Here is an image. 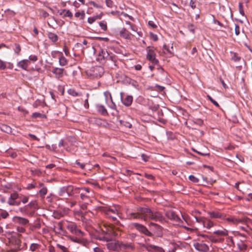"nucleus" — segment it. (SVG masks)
Masks as SVG:
<instances>
[{
    "mask_svg": "<svg viewBox=\"0 0 252 252\" xmlns=\"http://www.w3.org/2000/svg\"><path fill=\"white\" fill-rule=\"evenodd\" d=\"M224 220L231 222L233 224H237L238 223H246L248 220V218L247 217H244L243 218H237L235 217H230L227 218H224Z\"/></svg>",
    "mask_w": 252,
    "mask_h": 252,
    "instance_id": "423d86ee",
    "label": "nucleus"
},
{
    "mask_svg": "<svg viewBox=\"0 0 252 252\" xmlns=\"http://www.w3.org/2000/svg\"><path fill=\"white\" fill-rule=\"evenodd\" d=\"M57 247L60 248L62 250V252H68L67 248L63 246H62L59 244H57Z\"/></svg>",
    "mask_w": 252,
    "mask_h": 252,
    "instance_id": "c03bdc74",
    "label": "nucleus"
},
{
    "mask_svg": "<svg viewBox=\"0 0 252 252\" xmlns=\"http://www.w3.org/2000/svg\"><path fill=\"white\" fill-rule=\"evenodd\" d=\"M97 18V16L89 17L88 19V22L90 24H92L96 20Z\"/></svg>",
    "mask_w": 252,
    "mask_h": 252,
    "instance_id": "8fccbe9b",
    "label": "nucleus"
},
{
    "mask_svg": "<svg viewBox=\"0 0 252 252\" xmlns=\"http://www.w3.org/2000/svg\"><path fill=\"white\" fill-rule=\"evenodd\" d=\"M39 188H41L39 191V193L40 194V196H44L47 192V189L46 187H44L42 183H40L39 185Z\"/></svg>",
    "mask_w": 252,
    "mask_h": 252,
    "instance_id": "aec40b11",
    "label": "nucleus"
},
{
    "mask_svg": "<svg viewBox=\"0 0 252 252\" xmlns=\"http://www.w3.org/2000/svg\"><path fill=\"white\" fill-rule=\"evenodd\" d=\"M240 57L238 56L236 53L233 54V56L232 57V60L235 62H238L240 60Z\"/></svg>",
    "mask_w": 252,
    "mask_h": 252,
    "instance_id": "603ef678",
    "label": "nucleus"
},
{
    "mask_svg": "<svg viewBox=\"0 0 252 252\" xmlns=\"http://www.w3.org/2000/svg\"><path fill=\"white\" fill-rule=\"evenodd\" d=\"M214 223L210 220L205 218L203 222V226L207 229H210L214 225Z\"/></svg>",
    "mask_w": 252,
    "mask_h": 252,
    "instance_id": "a211bd4d",
    "label": "nucleus"
},
{
    "mask_svg": "<svg viewBox=\"0 0 252 252\" xmlns=\"http://www.w3.org/2000/svg\"><path fill=\"white\" fill-rule=\"evenodd\" d=\"M69 239H70L73 242L79 244L84 246H86L88 244V241L84 238H81L80 237H73L71 236H68Z\"/></svg>",
    "mask_w": 252,
    "mask_h": 252,
    "instance_id": "9b49d317",
    "label": "nucleus"
},
{
    "mask_svg": "<svg viewBox=\"0 0 252 252\" xmlns=\"http://www.w3.org/2000/svg\"><path fill=\"white\" fill-rule=\"evenodd\" d=\"M29 60L32 61V62H35L37 60V57L35 55H31L29 56Z\"/></svg>",
    "mask_w": 252,
    "mask_h": 252,
    "instance_id": "0e129e2a",
    "label": "nucleus"
},
{
    "mask_svg": "<svg viewBox=\"0 0 252 252\" xmlns=\"http://www.w3.org/2000/svg\"><path fill=\"white\" fill-rule=\"evenodd\" d=\"M195 220L197 222L200 223L201 224H203V222L204 220L205 219L204 218H201V217H195Z\"/></svg>",
    "mask_w": 252,
    "mask_h": 252,
    "instance_id": "680f3d73",
    "label": "nucleus"
},
{
    "mask_svg": "<svg viewBox=\"0 0 252 252\" xmlns=\"http://www.w3.org/2000/svg\"><path fill=\"white\" fill-rule=\"evenodd\" d=\"M147 59L151 61L154 64H158V60L155 58L156 54L154 51V47H148L147 48Z\"/></svg>",
    "mask_w": 252,
    "mask_h": 252,
    "instance_id": "0eeeda50",
    "label": "nucleus"
},
{
    "mask_svg": "<svg viewBox=\"0 0 252 252\" xmlns=\"http://www.w3.org/2000/svg\"><path fill=\"white\" fill-rule=\"evenodd\" d=\"M94 122L98 126L104 125L106 123V121L101 119H95Z\"/></svg>",
    "mask_w": 252,
    "mask_h": 252,
    "instance_id": "ea45409f",
    "label": "nucleus"
},
{
    "mask_svg": "<svg viewBox=\"0 0 252 252\" xmlns=\"http://www.w3.org/2000/svg\"><path fill=\"white\" fill-rule=\"evenodd\" d=\"M96 108L97 110V111L101 113L103 115H106L108 114L107 110L106 109L105 107L101 104H97L96 105Z\"/></svg>",
    "mask_w": 252,
    "mask_h": 252,
    "instance_id": "6ab92c4d",
    "label": "nucleus"
},
{
    "mask_svg": "<svg viewBox=\"0 0 252 252\" xmlns=\"http://www.w3.org/2000/svg\"><path fill=\"white\" fill-rule=\"evenodd\" d=\"M48 37L53 42H56L58 40V35L53 32H48Z\"/></svg>",
    "mask_w": 252,
    "mask_h": 252,
    "instance_id": "a878e982",
    "label": "nucleus"
},
{
    "mask_svg": "<svg viewBox=\"0 0 252 252\" xmlns=\"http://www.w3.org/2000/svg\"><path fill=\"white\" fill-rule=\"evenodd\" d=\"M208 214L212 219H224V215L218 211H209Z\"/></svg>",
    "mask_w": 252,
    "mask_h": 252,
    "instance_id": "4468645a",
    "label": "nucleus"
},
{
    "mask_svg": "<svg viewBox=\"0 0 252 252\" xmlns=\"http://www.w3.org/2000/svg\"><path fill=\"white\" fill-rule=\"evenodd\" d=\"M193 246L196 250L200 252H206L209 250L208 246L204 243H196Z\"/></svg>",
    "mask_w": 252,
    "mask_h": 252,
    "instance_id": "ddd939ff",
    "label": "nucleus"
},
{
    "mask_svg": "<svg viewBox=\"0 0 252 252\" xmlns=\"http://www.w3.org/2000/svg\"><path fill=\"white\" fill-rule=\"evenodd\" d=\"M128 216L129 219L151 220L159 222L165 221V218L161 212L149 208L139 207L136 212L130 213Z\"/></svg>",
    "mask_w": 252,
    "mask_h": 252,
    "instance_id": "f257e3e1",
    "label": "nucleus"
},
{
    "mask_svg": "<svg viewBox=\"0 0 252 252\" xmlns=\"http://www.w3.org/2000/svg\"><path fill=\"white\" fill-rule=\"evenodd\" d=\"M76 165L79 166L82 169H84L85 167V164L83 163L80 162L78 160H76L75 163Z\"/></svg>",
    "mask_w": 252,
    "mask_h": 252,
    "instance_id": "3c124183",
    "label": "nucleus"
},
{
    "mask_svg": "<svg viewBox=\"0 0 252 252\" xmlns=\"http://www.w3.org/2000/svg\"><path fill=\"white\" fill-rule=\"evenodd\" d=\"M66 193V186L63 187L59 189L58 194L60 196H63Z\"/></svg>",
    "mask_w": 252,
    "mask_h": 252,
    "instance_id": "473e14b6",
    "label": "nucleus"
},
{
    "mask_svg": "<svg viewBox=\"0 0 252 252\" xmlns=\"http://www.w3.org/2000/svg\"><path fill=\"white\" fill-rule=\"evenodd\" d=\"M121 98L123 103L126 106H129L131 105L132 101H133V97L132 95H127L125 98L123 99V93H121Z\"/></svg>",
    "mask_w": 252,
    "mask_h": 252,
    "instance_id": "2eb2a0df",
    "label": "nucleus"
},
{
    "mask_svg": "<svg viewBox=\"0 0 252 252\" xmlns=\"http://www.w3.org/2000/svg\"><path fill=\"white\" fill-rule=\"evenodd\" d=\"M150 225L152 226H155L159 232H161V226H160L159 225H158L156 223H153V222H151L150 223Z\"/></svg>",
    "mask_w": 252,
    "mask_h": 252,
    "instance_id": "13d9d810",
    "label": "nucleus"
},
{
    "mask_svg": "<svg viewBox=\"0 0 252 252\" xmlns=\"http://www.w3.org/2000/svg\"><path fill=\"white\" fill-rule=\"evenodd\" d=\"M32 117L33 118H45V116L44 114H42L38 112H34L32 114Z\"/></svg>",
    "mask_w": 252,
    "mask_h": 252,
    "instance_id": "58836bf2",
    "label": "nucleus"
},
{
    "mask_svg": "<svg viewBox=\"0 0 252 252\" xmlns=\"http://www.w3.org/2000/svg\"><path fill=\"white\" fill-rule=\"evenodd\" d=\"M208 97L209 99L212 102V103H213L216 106L219 107L220 105L219 103L214 99H213L210 96L208 95Z\"/></svg>",
    "mask_w": 252,
    "mask_h": 252,
    "instance_id": "6e6d98bb",
    "label": "nucleus"
},
{
    "mask_svg": "<svg viewBox=\"0 0 252 252\" xmlns=\"http://www.w3.org/2000/svg\"><path fill=\"white\" fill-rule=\"evenodd\" d=\"M73 187L71 186H66V193L68 196H71L73 195Z\"/></svg>",
    "mask_w": 252,
    "mask_h": 252,
    "instance_id": "2f4dec72",
    "label": "nucleus"
},
{
    "mask_svg": "<svg viewBox=\"0 0 252 252\" xmlns=\"http://www.w3.org/2000/svg\"><path fill=\"white\" fill-rule=\"evenodd\" d=\"M7 203L10 206H19L20 205L21 201H18L17 200H13L12 198L9 197L8 199Z\"/></svg>",
    "mask_w": 252,
    "mask_h": 252,
    "instance_id": "bb28decb",
    "label": "nucleus"
},
{
    "mask_svg": "<svg viewBox=\"0 0 252 252\" xmlns=\"http://www.w3.org/2000/svg\"><path fill=\"white\" fill-rule=\"evenodd\" d=\"M190 6L193 9H195L196 7V5L195 4V1L193 0H190L189 2Z\"/></svg>",
    "mask_w": 252,
    "mask_h": 252,
    "instance_id": "338daca9",
    "label": "nucleus"
},
{
    "mask_svg": "<svg viewBox=\"0 0 252 252\" xmlns=\"http://www.w3.org/2000/svg\"><path fill=\"white\" fill-rule=\"evenodd\" d=\"M154 252H165V251L161 247L155 246Z\"/></svg>",
    "mask_w": 252,
    "mask_h": 252,
    "instance_id": "79ce46f5",
    "label": "nucleus"
},
{
    "mask_svg": "<svg viewBox=\"0 0 252 252\" xmlns=\"http://www.w3.org/2000/svg\"><path fill=\"white\" fill-rule=\"evenodd\" d=\"M189 179L192 181V182L193 183H198L199 182V179H197V178H196L195 176H194L193 175H190L189 177Z\"/></svg>",
    "mask_w": 252,
    "mask_h": 252,
    "instance_id": "a18cd8bd",
    "label": "nucleus"
},
{
    "mask_svg": "<svg viewBox=\"0 0 252 252\" xmlns=\"http://www.w3.org/2000/svg\"><path fill=\"white\" fill-rule=\"evenodd\" d=\"M104 95L105 97V100L106 101L107 100L108 97H109L111 99V100L112 101V105L110 106V107L113 109H114L115 108H116V105L114 103H113V102L112 101V96H111V94H110V92L107 91V92H105L104 93Z\"/></svg>",
    "mask_w": 252,
    "mask_h": 252,
    "instance_id": "393cba45",
    "label": "nucleus"
},
{
    "mask_svg": "<svg viewBox=\"0 0 252 252\" xmlns=\"http://www.w3.org/2000/svg\"><path fill=\"white\" fill-rule=\"evenodd\" d=\"M6 64L3 61L0 60V69L4 70L6 68Z\"/></svg>",
    "mask_w": 252,
    "mask_h": 252,
    "instance_id": "864d4df0",
    "label": "nucleus"
},
{
    "mask_svg": "<svg viewBox=\"0 0 252 252\" xmlns=\"http://www.w3.org/2000/svg\"><path fill=\"white\" fill-rule=\"evenodd\" d=\"M120 34L121 36L126 38L127 39L129 38L130 36V33L129 32L127 31L126 29H123L120 32Z\"/></svg>",
    "mask_w": 252,
    "mask_h": 252,
    "instance_id": "b1692460",
    "label": "nucleus"
},
{
    "mask_svg": "<svg viewBox=\"0 0 252 252\" xmlns=\"http://www.w3.org/2000/svg\"><path fill=\"white\" fill-rule=\"evenodd\" d=\"M10 197L13 199V200H17L19 198V194L17 193H13L11 194Z\"/></svg>",
    "mask_w": 252,
    "mask_h": 252,
    "instance_id": "4d7b16f0",
    "label": "nucleus"
},
{
    "mask_svg": "<svg viewBox=\"0 0 252 252\" xmlns=\"http://www.w3.org/2000/svg\"><path fill=\"white\" fill-rule=\"evenodd\" d=\"M214 234L218 236H227L228 235V231L226 229L223 228L221 230L214 231Z\"/></svg>",
    "mask_w": 252,
    "mask_h": 252,
    "instance_id": "4be33fe9",
    "label": "nucleus"
},
{
    "mask_svg": "<svg viewBox=\"0 0 252 252\" xmlns=\"http://www.w3.org/2000/svg\"><path fill=\"white\" fill-rule=\"evenodd\" d=\"M199 235L203 238L207 237L209 239V240H210L211 241H212V242H214L215 243H216L218 241V240L217 239H215L214 237L212 236H209L208 235H206L203 234H199Z\"/></svg>",
    "mask_w": 252,
    "mask_h": 252,
    "instance_id": "e433bc0d",
    "label": "nucleus"
},
{
    "mask_svg": "<svg viewBox=\"0 0 252 252\" xmlns=\"http://www.w3.org/2000/svg\"><path fill=\"white\" fill-rule=\"evenodd\" d=\"M235 33L236 35H238L240 34V27L237 24L235 25Z\"/></svg>",
    "mask_w": 252,
    "mask_h": 252,
    "instance_id": "052dcab7",
    "label": "nucleus"
},
{
    "mask_svg": "<svg viewBox=\"0 0 252 252\" xmlns=\"http://www.w3.org/2000/svg\"><path fill=\"white\" fill-rule=\"evenodd\" d=\"M45 147L49 150L53 151H55L57 149V146L55 144H53L52 146H50L49 145H46Z\"/></svg>",
    "mask_w": 252,
    "mask_h": 252,
    "instance_id": "49530a36",
    "label": "nucleus"
},
{
    "mask_svg": "<svg viewBox=\"0 0 252 252\" xmlns=\"http://www.w3.org/2000/svg\"><path fill=\"white\" fill-rule=\"evenodd\" d=\"M10 243L11 245L10 252H17L18 251H20L22 249L21 247V241L18 238H12L10 240Z\"/></svg>",
    "mask_w": 252,
    "mask_h": 252,
    "instance_id": "20e7f679",
    "label": "nucleus"
},
{
    "mask_svg": "<svg viewBox=\"0 0 252 252\" xmlns=\"http://www.w3.org/2000/svg\"><path fill=\"white\" fill-rule=\"evenodd\" d=\"M15 48H14V51L15 53L19 54L20 51H21V47L19 44L15 43L14 44Z\"/></svg>",
    "mask_w": 252,
    "mask_h": 252,
    "instance_id": "37998d69",
    "label": "nucleus"
},
{
    "mask_svg": "<svg viewBox=\"0 0 252 252\" xmlns=\"http://www.w3.org/2000/svg\"><path fill=\"white\" fill-rule=\"evenodd\" d=\"M0 129L7 133L12 132V128L9 126L5 124H2L0 126Z\"/></svg>",
    "mask_w": 252,
    "mask_h": 252,
    "instance_id": "5701e85b",
    "label": "nucleus"
},
{
    "mask_svg": "<svg viewBox=\"0 0 252 252\" xmlns=\"http://www.w3.org/2000/svg\"><path fill=\"white\" fill-rule=\"evenodd\" d=\"M105 212H106V213L108 215H110V213H112L113 214H116L117 215V210L116 209H111V208H107L106 210H105Z\"/></svg>",
    "mask_w": 252,
    "mask_h": 252,
    "instance_id": "72a5a7b5",
    "label": "nucleus"
},
{
    "mask_svg": "<svg viewBox=\"0 0 252 252\" xmlns=\"http://www.w3.org/2000/svg\"><path fill=\"white\" fill-rule=\"evenodd\" d=\"M13 221L17 224L22 225H26L29 223V220L25 218L15 216L13 218Z\"/></svg>",
    "mask_w": 252,
    "mask_h": 252,
    "instance_id": "f8f14e48",
    "label": "nucleus"
},
{
    "mask_svg": "<svg viewBox=\"0 0 252 252\" xmlns=\"http://www.w3.org/2000/svg\"><path fill=\"white\" fill-rule=\"evenodd\" d=\"M117 57L112 53H109L106 49H100L96 60L101 63H106L107 62H111L115 63Z\"/></svg>",
    "mask_w": 252,
    "mask_h": 252,
    "instance_id": "f03ea898",
    "label": "nucleus"
},
{
    "mask_svg": "<svg viewBox=\"0 0 252 252\" xmlns=\"http://www.w3.org/2000/svg\"><path fill=\"white\" fill-rule=\"evenodd\" d=\"M155 246L150 244H143L141 245V247L145 248L149 252H154Z\"/></svg>",
    "mask_w": 252,
    "mask_h": 252,
    "instance_id": "412c9836",
    "label": "nucleus"
},
{
    "mask_svg": "<svg viewBox=\"0 0 252 252\" xmlns=\"http://www.w3.org/2000/svg\"><path fill=\"white\" fill-rule=\"evenodd\" d=\"M30 62L29 60L26 59L22 60L17 63V66L22 69L27 70Z\"/></svg>",
    "mask_w": 252,
    "mask_h": 252,
    "instance_id": "f3484780",
    "label": "nucleus"
},
{
    "mask_svg": "<svg viewBox=\"0 0 252 252\" xmlns=\"http://www.w3.org/2000/svg\"><path fill=\"white\" fill-rule=\"evenodd\" d=\"M19 211L22 214L27 215V212L26 211V208H25V207L24 206L23 207L19 208Z\"/></svg>",
    "mask_w": 252,
    "mask_h": 252,
    "instance_id": "69168bd1",
    "label": "nucleus"
},
{
    "mask_svg": "<svg viewBox=\"0 0 252 252\" xmlns=\"http://www.w3.org/2000/svg\"><path fill=\"white\" fill-rule=\"evenodd\" d=\"M106 5L109 7H112L113 2L112 0H105Z\"/></svg>",
    "mask_w": 252,
    "mask_h": 252,
    "instance_id": "bf43d9fd",
    "label": "nucleus"
},
{
    "mask_svg": "<svg viewBox=\"0 0 252 252\" xmlns=\"http://www.w3.org/2000/svg\"><path fill=\"white\" fill-rule=\"evenodd\" d=\"M237 247L241 251H244L247 249V246L242 241H239L237 244Z\"/></svg>",
    "mask_w": 252,
    "mask_h": 252,
    "instance_id": "c85d7f7f",
    "label": "nucleus"
},
{
    "mask_svg": "<svg viewBox=\"0 0 252 252\" xmlns=\"http://www.w3.org/2000/svg\"><path fill=\"white\" fill-rule=\"evenodd\" d=\"M99 25L102 30H103L104 31L107 30V27L106 23L105 22L101 21L99 22Z\"/></svg>",
    "mask_w": 252,
    "mask_h": 252,
    "instance_id": "a19ab883",
    "label": "nucleus"
},
{
    "mask_svg": "<svg viewBox=\"0 0 252 252\" xmlns=\"http://www.w3.org/2000/svg\"><path fill=\"white\" fill-rule=\"evenodd\" d=\"M74 234H75L77 236L80 237L82 236H83L84 232H83L80 229H76Z\"/></svg>",
    "mask_w": 252,
    "mask_h": 252,
    "instance_id": "de8ad7c7",
    "label": "nucleus"
},
{
    "mask_svg": "<svg viewBox=\"0 0 252 252\" xmlns=\"http://www.w3.org/2000/svg\"><path fill=\"white\" fill-rule=\"evenodd\" d=\"M150 36H151V37L152 38V39L156 41H157L158 39V36L157 34H154L152 32H151L150 33Z\"/></svg>",
    "mask_w": 252,
    "mask_h": 252,
    "instance_id": "e2e57ef3",
    "label": "nucleus"
},
{
    "mask_svg": "<svg viewBox=\"0 0 252 252\" xmlns=\"http://www.w3.org/2000/svg\"><path fill=\"white\" fill-rule=\"evenodd\" d=\"M67 228L72 233L74 234L77 229V226L75 224H70L67 225Z\"/></svg>",
    "mask_w": 252,
    "mask_h": 252,
    "instance_id": "c756f323",
    "label": "nucleus"
},
{
    "mask_svg": "<svg viewBox=\"0 0 252 252\" xmlns=\"http://www.w3.org/2000/svg\"><path fill=\"white\" fill-rule=\"evenodd\" d=\"M193 25L192 24H190L188 26V29L190 32L194 33L195 32V30L193 28Z\"/></svg>",
    "mask_w": 252,
    "mask_h": 252,
    "instance_id": "774afa93",
    "label": "nucleus"
},
{
    "mask_svg": "<svg viewBox=\"0 0 252 252\" xmlns=\"http://www.w3.org/2000/svg\"><path fill=\"white\" fill-rule=\"evenodd\" d=\"M39 245L36 243H32L31 244L30 250L32 252H34L37 249H39Z\"/></svg>",
    "mask_w": 252,
    "mask_h": 252,
    "instance_id": "4c0bfd02",
    "label": "nucleus"
},
{
    "mask_svg": "<svg viewBox=\"0 0 252 252\" xmlns=\"http://www.w3.org/2000/svg\"><path fill=\"white\" fill-rule=\"evenodd\" d=\"M89 3L91 5H93L94 7H95L96 8H102V6L97 4L96 3H95L94 1H90Z\"/></svg>",
    "mask_w": 252,
    "mask_h": 252,
    "instance_id": "5fc2aeb1",
    "label": "nucleus"
},
{
    "mask_svg": "<svg viewBox=\"0 0 252 252\" xmlns=\"http://www.w3.org/2000/svg\"><path fill=\"white\" fill-rule=\"evenodd\" d=\"M131 225L132 227L136 228L139 232L148 236L152 237L153 235L152 233L149 231L146 227L142 224L134 222L132 223Z\"/></svg>",
    "mask_w": 252,
    "mask_h": 252,
    "instance_id": "39448f33",
    "label": "nucleus"
},
{
    "mask_svg": "<svg viewBox=\"0 0 252 252\" xmlns=\"http://www.w3.org/2000/svg\"><path fill=\"white\" fill-rule=\"evenodd\" d=\"M36 201L34 200L31 201L28 204L25 205L24 207L26 208L27 215L32 216L36 208Z\"/></svg>",
    "mask_w": 252,
    "mask_h": 252,
    "instance_id": "6e6552de",
    "label": "nucleus"
},
{
    "mask_svg": "<svg viewBox=\"0 0 252 252\" xmlns=\"http://www.w3.org/2000/svg\"><path fill=\"white\" fill-rule=\"evenodd\" d=\"M104 73V69L101 66L92 67L87 71V75L92 79H97L101 77Z\"/></svg>",
    "mask_w": 252,
    "mask_h": 252,
    "instance_id": "7ed1b4c3",
    "label": "nucleus"
},
{
    "mask_svg": "<svg viewBox=\"0 0 252 252\" xmlns=\"http://www.w3.org/2000/svg\"><path fill=\"white\" fill-rule=\"evenodd\" d=\"M85 16V13L84 11L82 12H77L75 14V16L77 18H80V19H84Z\"/></svg>",
    "mask_w": 252,
    "mask_h": 252,
    "instance_id": "f704fd0d",
    "label": "nucleus"
},
{
    "mask_svg": "<svg viewBox=\"0 0 252 252\" xmlns=\"http://www.w3.org/2000/svg\"><path fill=\"white\" fill-rule=\"evenodd\" d=\"M127 82L129 83V84L131 85L136 89H137L139 87L138 83L136 81L131 78H128L127 79Z\"/></svg>",
    "mask_w": 252,
    "mask_h": 252,
    "instance_id": "cd10ccee",
    "label": "nucleus"
},
{
    "mask_svg": "<svg viewBox=\"0 0 252 252\" xmlns=\"http://www.w3.org/2000/svg\"><path fill=\"white\" fill-rule=\"evenodd\" d=\"M239 12L240 13L243 15L244 16V11L243 8V3L241 2H239Z\"/></svg>",
    "mask_w": 252,
    "mask_h": 252,
    "instance_id": "09e8293b",
    "label": "nucleus"
},
{
    "mask_svg": "<svg viewBox=\"0 0 252 252\" xmlns=\"http://www.w3.org/2000/svg\"><path fill=\"white\" fill-rule=\"evenodd\" d=\"M67 63L66 59L63 56L59 58V64L61 66H64Z\"/></svg>",
    "mask_w": 252,
    "mask_h": 252,
    "instance_id": "7c9ffc66",
    "label": "nucleus"
},
{
    "mask_svg": "<svg viewBox=\"0 0 252 252\" xmlns=\"http://www.w3.org/2000/svg\"><path fill=\"white\" fill-rule=\"evenodd\" d=\"M63 12H64L63 14L64 17H68L72 18L73 15L69 10L63 9L62 10Z\"/></svg>",
    "mask_w": 252,
    "mask_h": 252,
    "instance_id": "c9c22d12",
    "label": "nucleus"
},
{
    "mask_svg": "<svg viewBox=\"0 0 252 252\" xmlns=\"http://www.w3.org/2000/svg\"><path fill=\"white\" fill-rule=\"evenodd\" d=\"M52 72L55 74V77L60 79L62 78L64 74H66V71L64 69L59 67H52Z\"/></svg>",
    "mask_w": 252,
    "mask_h": 252,
    "instance_id": "1a4fd4ad",
    "label": "nucleus"
},
{
    "mask_svg": "<svg viewBox=\"0 0 252 252\" xmlns=\"http://www.w3.org/2000/svg\"><path fill=\"white\" fill-rule=\"evenodd\" d=\"M107 248L109 250L118 251L120 249V246L118 242H114L108 243L107 244Z\"/></svg>",
    "mask_w": 252,
    "mask_h": 252,
    "instance_id": "dca6fc26",
    "label": "nucleus"
},
{
    "mask_svg": "<svg viewBox=\"0 0 252 252\" xmlns=\"http://www.w3.org/2000/svg\"><path fill=\"white\" fill-rule=\"evenodd\" d=\"M165 215L168 219L175 221L178 223V224H179L180 222L182 221L180 217L173 211L166 212Z\"/></svg>",
    "mask_w": 252,
    "mask_h": 252,
    "instance_id": "9d476101",
    "label": "nucleus"
}]
</instances>
